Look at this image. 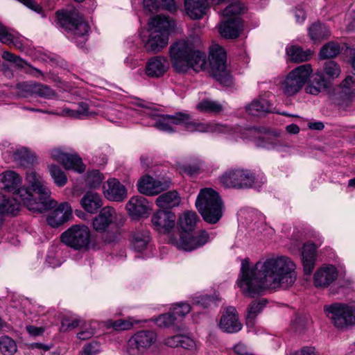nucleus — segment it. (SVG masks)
I'll use <instances>...</instances> for the list:
<instances>
[{"instance_id":"nucleus-6","label":"nucleus","mask_w":355,"mask_h":355,"mask_svg":"<svg viewBox=\"0 0 355 355\" xmlns=\"http://www.w3.org/2000/svg\"><path fill=\"white\" fill-rule=\"evenodd\" d=\"M58 23L67 33L68 37L77 46H83L87 40L89 26L76 10L57 12Z\"/></svg>"},{"instance_id":"nucleus-59","label":"nucleus","mask_w":355,"mask_h":355,"mask_svg":"<svg viewBox=\"0 0 355 355\" xmlns=\"http://www.w3.org/2000/svg\"><path fill=\"white\" fill-rule=\"evenodd\" d=\"M77 114L79 119L83 116H91L94 115V112L89 110V105L85 102H80L78 104V108L76 110Z\"/></svg>"},{"instance_id":"nucleus-57","label":"nucleus","mask_w":355,"mask_h":355,"mask_svg":"<svg viewBox=\"0 0 355 355\" xmlns=\"http://www.w3.org/2000/svg\"><path fill=\"white\" fill-rule=\"evenodd\" d=\"M180 173L193 176L198 173L200 166L197 164L180 165L178 168Z\"/></svg>"},{"instance_id":"nucleus-4","label":"nucleus","mask_w":355,"mask_h":355,"mask_svg":"<svg viewBox=\"0 0 355 355\" xmlns=\"http://www.w3.org/2000/svg\"><path fill=\"white\" fill-rule=\"evenodd\" d=\"M125 218L118 214L111 207H103L93 219V227L98 232H105L103 240L106 243L116 241L121 234V227L124 225Z\"/></svg>"},{"instance_id":"nucleus-38","label":"nucleus","mask_w":355,"mask_h":355,"mask_svg":"<svg viewBox=\"0 0 355 355\" xmlns=\"http://www.w3.org/2000/svg\"><path fill=\"white\" fill-rule=\"evenodd\" d=\"M268 300L266 298L253 300L247 309L246 323L248 325L252 326L254 319L259 313H260L263 308L266 306Z\"/></svg>"},{"instance_id":"nucleus-30","label":"nucleus","mask_w":355,"mask_h":355,"mask_svg":"<svg viewBox=\"0 0 355 355\" xmlns=\"http://www.w3.org/2000/svg\"><path fill=\"white\" fill-rule=\"evenodd\" d=\"M316 245L313 243H307L304 245L302 251V261L304 271L306 275H311L315 262Z\"/></svg>"},{"instance_id":"nucleus-46","label":"nucleus","mask_w":355,"mask_h":355,"mask_svg":"<svg viewBox=\"0 0 355 355\" xmlns=\"http://www.w3.org/2000/svg\"><path fill=\"white\" fill-rule=\"evenodd\" d=\"M17 95L22 98H28L35 95V83L22 82L16 85Z\"/></svg>"},{"instance_id":"nucleus-36","label":"nucleus","mask_w":355,"mask_h":355,"mask_svg":"<svg viewBox=\"0 0 355 355\" xmlns=\"http://www.w3.org/2000/svg\"><path fill=\"white\" fill-rule=\"evenodd\" d=\"M20 204H23V202L17 195L12 198L1 196H0V213L15 215L19 210Z\"/></svg>"},{"instance_id":"nucleus-42","label":"nucleus","mask_w":355,"mask_h":355,"mask_svg":"<svg viewBox=\"0 0 355 355\" xmlns=\"http://www.w3.org/2000/svg\"><path fill=\"white\" fill-rule=\"evenodd\" d=\"M13 156L16 162L25 167L32 165L35 159L33 153L25 148L16 150Z\"/></svg>"},{"instance_id":"nucleus-29","label":"nucleus","mask_w":355,"mask_h":355,"mask_svg":"<svg viewBox=\"0 0 355 355\" xmlns=\"http://www.w3.org/2000/svg\"><path fill=\"white\" fill-rule=\"evenodd\" d=\"M151 31H159L162 34L166 33L168 38L171 31L175 26V21L165 15H157L153 17L148 23Z\"/></svg>"},{"instance_id":"nucleus-3","label":"nucleus","mask_w":355,"mask_h":355,"mask_svg":"<svg viewBox=\"0 0 355 355\" xmlns=\"http://www.w3.org/2000/svg\"><path fill=\"white\" fill-rule=\"evenodd\" d=\"M168 54L172 67L178 73H186L190 69L198 72L207 65L206 54L198 50L191 40L172 43Z\"/></svg>"},{"instance_id":"nucleus-12","label":"nucleus","mask_w":355,"mask_h":355,"mask_svg":"<svg viewBox=\"0 0 355 355\" xmlns=\"http://www.w3.org/2000/svg\"><path fill=\"white\" fill-rule=\"evenodd\" d=\"M254 180L252 172L243 168L228 170L220 178V182L224 187L235 189L250 188Z\"/></svg>"},{"instance_id":"nucleus-56","label":"nucleus","mask_w":355,"mask_h":355,"mask_svg":"<svg viewBox=\"0 0 355 355\" xmlns=\"http://www.w3.org/2000/svg\"><path fill=\"white\" fill-rule=\"evenodd\" d=\"M100 351V343L98 342H92L84 346L80 355H96Z\"/></svg>"},{"instance_id":"nucleus-14","label":"nucleus","mask_w":355,"mask_h":355,"mask_svg":"<svg viewBox=\"0 0 355 355\" xmlns=\"http://www.w3.org/2000/svg\"><path fill=\"white\" fill-rule=\"evenodd\" d=\"M334 103L347 107L355 98V75L348 76L329 94Z\"/></svg>"},{"instance_id":"nucleus-54","label":"nucleus","mask_w":355,"mask_h":355,"mask_svg":"<svg viewBox=\"0 0 355 355\" xmlns=\"http://www.w3.org/2000/svg\"><path fill=\"white\" fill-rule=\"evenodd\" d=\"M191 311V306L187 303H178L173 306L172 309L173 314L175 316L184 317Z\"/></svg>"},{"instance_id":"nucleus-60","label":"nucleus","mask_w":355,"mask_h":355,"mask_svg":"<svg viewBox=\"0 0 355 355\" xmlns=\"http://www.w3.org/2000/svg\"><path fill=\"white\" fill-rule=\"evenodd\" d=\"M80 320L77 318L73 319L71 321L67 318H64L62 320L61 330L68 331L73 329L78 326Z\"/></svg>"},{"instance_id":"nucleus-52","label":"nucleus","mask_w":355,"mask_h":355,"mask_svg":"<svg viewBox=\"0 0 355 355\" xmlns=\"http://www.w3.org/2000/svg\"><path fill=\"white\" fill-rule=\"evenodd\" d=\"M175 320V316L173 313H167L159 315L155 319V322L160 327H168L173 325Z\"/></svg>"},{"instance_id":"nucleus-63","label":"nucleus","mask_w":355,"mask_h":355,"mask_svg":"<svg viewBox=\"0 0 355 355\" xmlns=\"http://www.w3.org/2000/svg\"><path fill=\"white\" fill-rule=\"evenodd\" d=\"M214 300L213 297H211L209 295H200L198 297H196L193 300V304H200L202 306L207 308L208 307L211 302H212Z\"/></svg>"},{"instance_id":"nucleus-47","label":"nucleus","mask_w":355,"mask_h":355,"mask_svg":"<svg viewBox=\"0 0 355 355\" xmlns=\"http://www.w3.org/2000/svg\"><path fill=\"white\" fill-rule=\"evenodd\" d=\"M245 7L240 2H234L227 6L223 11L224 17L227 19L240 18L239 15L244 12Z\"/></svg>"},{"instance_id":"nucleus-37","label":"nucleus","mask_w":355,"mask_h":355,"mask_svg":"<svg viewBox=\"0 0 355 355\" xmlns=\"http://www.w3.org/2000/svg\"><path fill=\"white\" fill-rule=\"evenodd\" d=\"M156 205L161 209H171L180 203V198L175 191H170L158 196Z\"/></svg>"},{"instance_id":"nucleus-43","label":"nucleus","mask_w":355,"mask_h":355,"mask_svg":"<svg viewBox=\"0 0 355 355\" xmlns=\"http://www.w3.org/2000/svg\"><path fill=\"white\" fill-rule=\"evenodd\" d=\"M197 109L202 112L217 114L222 111L223 106L217 101L205 99L197 105Z\"/></svg>"},{"instance_id":"nucleus-7","label":"nucleus","mask_w":355,"mask_h":355,"mask_svg":"<svg viewBox=\"0 0 355 355\" xmlns=\"http://www.w3.org/2000/svg\"><path fill=\"white\" fill-rule=\"evenodd\" d=\"M209 59L214 78L223 86H230L232 78L227 69V55L225 49L218 44L211 46Z\"/></svg>"},{"instance_id":"nucleus-13","label":"nucleus","mask_w":355,"mask_h":355,"mask_svg":"<svg viewBox=\"0 0 355 355\" xmlns=\"http://www.w3.org/2000/svg\"><path fill=\"white\" fill-rule=\"evenodd\" d=\"M157 335L153 331H139L128 339L125 352L128 355H143L155 343Z\"/></svg>"},{"instance_id":"nucleus-58","label":"nucleus","mask_w":355,"mask_h":355,"mask_svg":"<svg viewBox=\"0 0 355 355\" xmlns=\"http://www.w3.org/2000/svg\"><path fill=\"white\" fill-rule=\"evenodd\" d=\"M133 326L132 322L128 320L119 319L112 323V327L116 331H124L131 329Z\"/></svg>"},{"instance_id":"nucleus-23","label":"nucleus","mask_w":355,"mask_h":355,"mask_svg":"<svg viewBox=\"0 0 355 355\" xmlns=\"http://www.w3.org/2000/svg\"><path fill=\"white\" fill-rule=\"evenodd\" d=\"M104 195L110 200L121 202L127 197V190L118 180L110 178L104 186Z\"/></svg>"},{"instance_id":"nucleus-26","label":"nucleus","mask_w":355,"mask_h":355,"mask_svg":"<svg viewBox=\"0 0 355 355\" xmlns=\"http://www.w3.org/2000/svg\"><path fill=\"white\" fill-rule=\"evenodd\" d=\"M144 42V48L148 52L156 53L164 49L168 43L166 34H162L159 31H151L148 39Z\"/></svg>"},{"instance_id":"nucleus-50","label":"nucleus","mask_w":355,"mask_h":355,"mask_svg":"<svg viewBox=\"0 0 355 355\" xmlns=\"http://www.w3.org/2000/svg\"><path fill=\"white\" fill-rule=\"evenodd\" d=\"M323 71L330 78L335 79L340 74L341 69L335 61L329 60L324 63Z\"/></svg>"},{"instance_id":"nucleus-41","label":"nucleus","mask_w":355,"mask_h":355,"mask_svg":"<svg viewBox=\"0 0 355 355\" xmlns=\"http://www.w3.org/2000/svg\"><path fill=\"white\" fill-rule=\"evenodd\" d=\"M309 33L311 40L316 42L327 38L330 35V31L326 25L318 22L309 28Z\"/></svg>"},{"instance_id":"nucleus-22","label":"nucleus","mask_w":355,"mask_h":355,"mask_svg":"<svg viewBox=\"0 0 355 355\" xmlns=\"http://www.w3.org/2000/svg\"><path fill=\"white\" fill-rule=\"evenodd\" d=\"M169 69L168 59L164 56H154L149 59L146 64V73L150 78H160Z\"/></svg>"},{"instance_id":"nucleus-27","label":"nucleus","mask_w":355,"mask_h":355,"mask_svg":"<svg viewBox=\"0 0 355 355\" xmlns=\"http://www.w3.org/2000/svg\"><path fill=\"white\" fill-rule=\"evenodd\" d=\"M242 28L243 23L241 18L227 19L220 24L219 32L225 38L235 39L239 36Z\"/></svg>"},{"instance_id":"nucleus-15","label":"nucleus","mask_w":355,"mask_h":355,"mask_svg":"<svg viewBox=\"0 0 355 355\" xmlns=\"http://www.w3.org/2000/svg\"><path fill=\"white\" fill-rule=\"evenodd\" d=\"M209 234L205 230H200L198 232L191 234V232L181 233L178 241L174 243L178 249L184 251H192L205 245L209 241Z\"/></svg>"},{"instance_id":"nucleus-10","label":"nucleus","mask_w":355,"mask_h":355,"mask_svg":"<svg viewBox=\"0 0 355 355\" xmlns=\"http://www.w3.org/2000/svg\"><path fill=\"white\" fill-rule=\"evenodd\" d=\"M169 117L173 126L182 125L186 130L191 132H221L224 130L223 127L219 124L195 121L189 113L184 112L169 114Z\"/></svg>"},{"instance_id":"nucleus-31","label":"nucleus","mask_w":355,"mask_h":355,"mask_svg":"<svg viewBox=\"0 0 355 355\" xmlns=\"http://www.w3.org/2000/svg\"><path fill=\"white\" fill-rule=\"evenodd\" d=\"M80 205L87 212L94 214L102 207V198L96 192L87 191L80 199Z\"/></svg>"},{"instance_id":"nucleus-5","label":"nucleus","mask_w":355,"mask_h":355,"mask_svg":"<svg viewBox=\"0 0 355 355\" xmlns=\"http://www.w3.org/2000/svg\"><path fill=\"white\" fill-rule=\"evenodd\" d=\"M196 206L203 220L209 224H216L223 216V202L219 193L211 188L200 191Z\"/></svg>"},{"instance_id":"nucleus-17","label":"nucleus","mask_w":355,"mask_h":355,"mask_svg":"<svg viewBox=\"0 0 355 355\" xmlns=\"http://www.w3.org/2000/svg\"><path fill=\"white\" fill-rule=\"evenodd\" d=\"M169 181L155 180L153 177L146 175L139 179L137 189L140 193L146 196H155L169 187Z\"/></svg>"},{"instance_id":"nucleus-39","label":"nucleus","mask_w":355,"mask_h":355,"mask_svg":"<svg viewBox=\"0 0 355 355\" xmlns=\"http://www.w3.org/2000/svg\"><path fill=\"white\" fill-rule=\"evenodd\" d=\"M198 219V215L194 211H185L180 216L178 220V226L182 230L181 233L192 232L196 225Z\"/></svg>"},{"instance_id":"nucleus-20","label":"nucleus","mask_w":355,"mask_h":355,"mask_svg":"<svg viewBox=\"0 0 355 355\" xmlns=\"http://www.w3.org/2000/svg\"><path fill=\"white\" fill-rule=\"evenodd\" d=\"M338 277L335 266L329 265L318 269L313 276V284L318 288H327Z\"/></svg>"},{"instance_id":"nucleus-40","label":"nucleus","mask_w":355,"mask_h":355,"mask_svg":"<svg viewBox=\"0 0 355 355\" xmlns=\"http://www.w3.org/2000/svg\"><path fill=\"white\" fill-rule=\"evenodd\" d=\"M286 51L291 60L295 62H306L313 55L312 51H304L300 46L295 45L288 46Z\"/></svg>"},{"instance_id":"nucleus-33","label":"nucleus","mask_w":355,"mask_h":355,"mask_svg":"<svg viewBox=\"0 0 355 355\" xmlns=\"http://www.w3.org/2000/svg\"><path fill=\"white\" fill-rule=\"evenodd\" d=\"M150 241V232L147 229H138L133 232L131 240V248L137 252L144 250Z\"/></svg>"},{"instance_id":"nucleus-53","label":"nucleus","mask_w":355,"mask_h":355,"mask_svg":"<svg viewBox=\"0 0 355 355\" xmlns=\"http://www.w3.org/2000/svg\"><path fill=\"white\" fill-rule=\"evenodd\" d=\"M1 57L3 60L15 64L16 66L19 68H23L27 64V63L20 57L17 56L9 51H3Z\"/></svg>"},{"instance_id":"nucleus-19","label":"nucleus","mask_w":355,"mask_h":355,"mask_svg":"<svg viewBox=\"0 0 355 355\" xmlns=\"http://www.w3.org/2000/svg\"><path fill=\"white\" fill-rule=\"evenodd\" d=\"M219 327L228 334L236 333L242 329V324L239 320V315L234 307L229 306L226 309L221 316Z\"/></svg>"},{"instance_id":"nucleus-34","label":"nucleus","mask_w":355,"mask_h":355,"mask_svg":"<svg viewBox=\"0 0 355 355\" xmlns=\"http://www.w3.org/2000/svg\"><path fill=\"white\" fill-rule=\"evenodd\" d=\"M144 8L150 12L157 11L162 8L173 13L177 10L174 0H144Z\"/></svg>"},{"instance_id":"nucleus-51","label":"nucleus","mask_w":355,"mask_h":355,"mask_svg":"<svg viewBox=\"0 0 355 355\" xmlns=\"http://www.w3.org/2000/svg\"><path fill=\"white\" fill-rule=\"evenodd\" d=\"M35 95L44 98H51L55 96V94L49 86L35 83Z\"/></svg>"},{"instance_id":"nucleus-55","label":"nucleus","mask_w":355,"mask_h":355,"mask_svg":"<svg viewBox=\"0 0 355 355\" xmlns=\"http://www.w3.org/2000/svg\"><path fill=\"white\" fill-rule=\"evenodd\" d=\"M102 181L101 173L98 171L89 173L87 178V182L89 187L96 188L98 187Z\"/></svg>"},{"instance_id":"nucleus-11","label":"nucleus","mask_w":355,"mask_h":355,"mask_svg":"<svg viewBox=\"0 0 355 355\" xmlns=\"http://www.w3.org/2000/svg\"><path fill=\"white\" fill-rule=\"evenodd\" d=\"M60 240L73 250H87L90 243V231L85 225H74L62 233Z\"/></svg>"},{"instance_id":"nucleus-16","label":"nucleus","mask_w":355,"mask_h":355,"mask_svg":"<svg viewBox=\"0 0 355 355\" xmlns=\"http://www.w3.org/2000/svg\"><path fill=\"white\" fill-rule=\"evenodd\" d=\"M52 158L60 162L65 169H72L83 173L85 167L82 159L77 154H69L62 151L60 148H54L51 151Z\"/></svg>"},{"instance_id":"nucleus-49","label":"nucleus","mask_w":355,"mask_h":355,"mask_svg":"<svg viewBox=\"0 0 355 355\" xmlns=\"http://www.w3.org/2000/svg\"><path fill=\"white\" fill-rule=\"evenodd\" d=\"M171 121L169 114H162L157 119L153 125L159 130L174 132L176 131V128L172 125Z\"/></svg>"},{"instance_id":"nucleus-48","label":"nucleus","mask_w":355,"mask_h":355,"mask_svg":"<svg viewBox=\"0 0 355 355\" xmlns=\"http://www.w3.org/2000/svg\"><path fill=\"white\" fill-rule=\"evenodd\" d=\"M0 350L3 355H12L17 352V345L11 338L3 336L0 338Z\"/></svg>"},{"instance_id":"nucleus-9","label":"nucleus","mask_w":355,"mask_h":355,"mask_svg":"<svg viewBox=\"0 0 355 355\" xmlns=\"http://www.w3.org/2000/svg\"><path fill=\"white\" fill-rule=\"evenodd\" d=\"M312 72L311 64L300 65L293 69L282 81L280 89L284 95L292 96L303 87Z\"/></svg>"},{"instance_id":"nucleus-44","label":"nucleus","mask_w":355,"mask_h":355,"mask_svg":"<svg viewBox=\"0 0 355 355\" xmlns=\"http://www.w3.org/2000/svg\"><path fill=\"white\" fill-rule=\"evenodd\" d=\"M340 52V46L336 42H329L324 45L320 51V59L324 60L337 56Z\"/></svg>"},{"instance_id":"nucleus-64","label":"nucleus","mask_w":355,"mask_h":355,"mask_svg":"<svg viewBox=\"0 0 355 355\" xmlns=\"http://www.w3.org/2000/svg\"><path fill=\"white\" fill-rule=\"evenodd\" d=\"M234 351L238 355H252V353L248 350L247 346L242 343H239L235 345L233 347Z\"/></svg>"},{"instance_id":"nucleus-35","label":"nucleus","mask_w":355,"mask_h":355,"mask_svg":"<svg viewBox=\"0 0 355 355\" xmlns=\"http://www.w3.org/2000/svg\"><path fill=\"white\" fill-rule=\"evenodd\" d=\"M328 82L322 73H316L312 76L305 89L306 92L313 95H318L319 93L327 89Z\"/></svg>"},{"instance_id":"nucleus-8","label":"nucleus","mask_w":355,"mask_h":355,"mask_svg":"<svg viewBox=\"0 0 355 355\" xmlns=\"http://www.w3.org/2000/svg\"><path fill=\"white\" fill-rule=\"evenodd\" d=\"M324 310L334 327L345 329L355 325V306L335 302L325 305Z\"/></svg>"},{"instance_id":"nucleus-28","label":"nucleus","mask_w":355,"mask_h":355,"mask_svg":"<svg viewBox=\"0 0 355 355\" xmlns=\"http://www.w3.org/2000/svg\"><path fill=\"white\" fill-rule=\"evenodd\" d=\"M187 14L193 19H201L209 8L207 0H184Z\"/></svg>"},{"instance_id":"nucleus-1","label":"nucleus","mask_w":355,"mask_h":355,"mask_svg":"<svg viewBox=\"0 0 355 355\" xmlns=\"http://www.w3.org/2000/svg\"><path fill=\"white\" fill-rule=\"evenodd\" d=\"M296 279L294 261L286 256H278L259 261L252 268L243 259L237 284L245 295L254 297L267 289H287Z\"/></svg>"},{"instance_id":"nucleus-21","label":"nucleus","mask_w":355,"mask_h":355,"mask_svg":"<svg viewBox=\"0 0 355 355\" xmlns=\"http://www.w3.org/2000/svg\"><path fill=\"white\" fill-rule=\"evenodd\" d=\"M72 217V209L67 202L60 203L47 217L48 224L58 227L68 221Z\"/></svg>"},{"instance_id":"nucleus-45","label":"nucleus","mask_w":355,"mask_h":355,"mask_svg":"<svg viewBox=\"0 0 355 355\" xmlns=\"http://www.w3.org/2000/svg\"><path fill=\"white\" fill-rule=\"evenodd\" d=\"M48 168L54 183L60 187L64 186L67 182L64 172L55 164H51Z\"/></svg>"},{"instance_id":"nucleus-2","label":"nucleus","mask_w":355,"mask_h":355,"mask_svg":"<svg viewBox=\"0 0 355 355\" xmlns=\"http://www.w3.org/2000/svg\"><path fill=\"white\" fill-rule=\"evenodd\" d=\"M26 179L33 191L40 195L38 200L27 189L20 187L21 178L12 171L0 174V189L18 196L23 205L33 211L42 212L55 206L56 202L49 199L51 191L42 176L35 171H28Z\"/></svg>"},{"instance_id":"nucleus-25","label":"nucleus","mask_w":355,"mask_h":355,"mask_svg":"<svg viewBox=\"0 0 355 355\" xmlns=\"http://www.w3.org/2000/svg\"><path fill=\"white\" fill-rule=\"evenodd\" d=\"M126 209L132 217H144L147 216L149 209L148 202L143 196H134L126 204Z\"/></svg>"},{"instance_id":"nucleus-61","label":"nucleus","mask_w":355,"mask_h":355,"mask_svg":"<svg viewBox=\"0 0 355 355\" xmlns=\"http://www.w3.org/2000/svg\"><path fill=\"white\" fill-rule=\"evenodd\" d=\"M195 346L196 343L191 337L181 334L180 347L187 349H192Z\"/></svg>"},{"instance_id":"nucleus-24","label":"nucleus","mask_w":355,"mask_h":355,"mask_svg":"<svg viewBox=\"0 0 355 355\" xmlns=\"http://www.w3.org/2000/svg\"><path fill=\"white\" fill-rule=\"evenodd\" d=\"M266 132L263 128H252L249 130V133L254 137V144L257 147L264 148L268 150H279L281 144L279 140L270 137L262 136L261 134Z\"/></svg>"},{"instance_id":"nucleus-62","label":"nucleus","mask_w":355,"mask_h":355,"mask_svg":"<svg viewBox=\"0 0 355 355\" xmlns=\"http://www.w3.org/2000/svg\"><path fill=\"white\" fill-rule=\"evenodd\" d=\"M181 339V334H177L172 336L166 338L164 340V344L170 347H180V343Z\"/></svg>"},{"instance_id":"nucleus-18","label":"nucleus","mask_w":355,"mask_h":355,"mask_svg":"<svg viewBox=\"0 0 355 355\" xmlns=\"http://www.w3.org/2000/svg\"><path fill=\"white\" fill-rule=\"evenodd\" d=\"M176 217L169 211L160 209L153 214L151 222L154 229L159 233H168L175 226Z\"/></svg>"},{"instance_id":"nucleus-32","label":"nucleus","mask_w":355,"mask_h":355,"mask_svg":"<svg viewBox=\"0 0 355 355\" xmlns=\"http://www.w3.org/2000/svg\"><path fill=\"white\" fill-rule=\"evenodd\" d=\"M246 111L252 116H261L273 112L272 105L266 98H259L246 106Z\"/></svg>"}]
</instances>
